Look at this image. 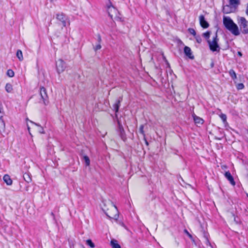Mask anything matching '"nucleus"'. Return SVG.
I'll list each match as a JSON object with an SVG mask.
<instances>
[{"instance_id":"nucleus-1","label":"nucleus","mask_w":248,"mask_h":248,"mask_svg":"<svg viewBox=\"0 0 248 248\" xmlns=\"http://www.w3.org/2000/svg\"><path fill=\"white\" fill-rule=\"evenodd\" d=\"M223 23L225 27L232 34L235 36H238L240 34V31L237 25L234 23L230 17L224 16Z\"/></svg>"},{"instance_id":"nucleus-2","label":"nucleus","mask_w":248,"mask_h":248,"mask_svg":"<svg viewBox=\"0 0 248 248\" xmlns=\"http://www.w3.org/2000/svg\"><path fill=\"white\" fill-rule=\"evenodd\" d=\"M219 39L217 36V32H216L215 36L213 37V40H207V43L209 45L210 49L212 52H219L220 50V47L218 44Z\"/></svg>"},{"instance_id":"nucleus-3","label":"nucleus","mask_w":248,"mask_h":248,"mask_svg":"<svg viewBox=\"0 0 248 248\" xmlns=\"http://www.w3.org/2000/svg\"><path fill=\"white\" fill-rule=\"evenodd\" d=\"M238 24L242 33L248 34V22L244 17L238 18Z\"/></svg>"},{"instance_id":"nucleus-4","label":"nucleus","mask_w":248,"mask_h":248,"mask_svg":"<svg viewBox=\"0 0 248 248\" xmlns=\"http://www.w3.org/2000/svg\"><path fill=\"white\" fill-rule=\"evenodd\" d=\"M56 65L57 71L59 74L63 72L66 68L65 62L61 59H59L56 62Z\"/></svg>"},{"instance_id":"nucleus-5","label":"nucleus","mask_w":248,"mask_h":248,"mask_svg":"<svg viewBox=\"0 0 248 248\" xmlns=\"http://www.w3.org/2000/svg\"><path fill=\"white\" fill-rule=\"evenodd\" d=\"M40 94L42 99H43L44 104L45 105H47L48 103V96L46 93V89L44 87H42L40 88Z\"/></svg>"},{"instance_id":"nucleus-6","label":"nucleus","mask_w":248,"mask_h":248,"mask_svg":"<svg viewBox=\"0 0 248 248\" xmlns=\"http://www.w3.org/2000/svg\"><path fill=\"white\" fill-rule=\"evenodd\" d=\"M56 18L61 21L63 27L66 26V22L68 20L67 17L63 13H59L56 15Z\"/></svg>"},{"instance_id":"nucleus-7","label":"nucleus","mask_w":248,"mask_h":248,"mask_svg":"<svg viewBox=\"0 0 248 248\" xmlns=\"http://www.w3.org/2000/svg\"><path fill=\"white\" fill-rule=\"evenodd\" d=\"M118 132L121 139L125 141L126 140V136L123 125L118 121Z\"/></svg>"},{"instance_id":"nucleus-8","label":"nucleus","mask_w":248,"mask_h":248,"mask_svg":"<svg viewBox=\"0 0 248 248\" xmlns=\"http://www.w3.org/2000/svg\"><path fill=\"white\" fill-rule=\"evenodd\" d=\"M200 24L201 26L204 29L208 28L209 24L205 20L203 15H200L199 16Z\"/></svg>"},{"instance_id":"nucleus-9","label":"nucleus","mask_w":248,"mask_h":248,"mask_svg":"<svg viewBox=\"0 0 248 248\" xmlns=\"http://www.w3.org/2000/svg\"><path fill=\"white\" fill-rule=\"evenodd\" d=\"M192 118L194 121L195 123L197 126L202 125L203 124L204 121L201 117L197 116L195 113L192 114Z\"/></svg>"},{"instance_id":"nucleus-10","label":"nucleus","mask_w":248,"mask_h":248,"mask_svg":"<svg viewBox=\"0 0 248 248\" xmlns=\"http://www.w3.org/2000/svg\"><path fill=\"white\" fill-rule=\"evenodd\" d=\"M225 176L227 179V180L230 182L231 185L232 186H235V182L234 180L233 177L231 173L229 171H226L225 173Z\"/></svg>"},{"instance_id":"nucleus-11","label":"nucleus","mask_w":248,"mask_h":248,"mask_svg":"<svg viewBox=\"0 0 248 248\" xmlns=\"http://www.w3.org/2000/svg\"><path fill=\"white\" fill-rule=\"evenodd\" d=\"M184 52L186 56L191 59H194V56L192 54L191 50L188 46H186L184 47Z\"/></svg>"},{"instance_id":"nucleus-12","label":"nucleus","mask_w":248,"mask_h":248,"mask_svg":"<svg viewBox=\"0 0 248 248\" xmlns=\"http://www.w3.org/2000/svg\"><path fill=\"white\" fill-rule=\"evenodd\" d=\"M122 97H120L117 101V102L113 105V107L115 111V112H117L119 111V107L120 106V103L122 101Z\"/></svg>"},{"instance_id":"nucleus-13","label":"nucleus","mask_w":248,"mask_h":248,"mask_svg":"<svg viewBox=\"0 0 248 248\" xmlns=\"http://www.w3.org/2000/svg\"><path fill=\"white\" fill-rule=\"evenodd\" d=\"M2 115H0V132L2 133L5 131V123L2 119Z\"/></svg>"},{"instance_id":"nucleus-14","label":"nucleus","mask_w":248,"mask_h":248,"mask_svg":"<svg viewBox=\"0 0 248 248\" xmlns=\"http://www.w3.org/2000/svg\"><path fill=\"white\" fill-rule=\"evenodd\" d=\"M3 179L7 185L10 186L12 184V180L8 175H5L3 177Z\"/></svg>"},{"instance_id":"nucleus-15","label":"nucleus","mask_w":248,"mask_h":248,"mask_svg":"<svg viewBox=\"0 0 248 248\" xmlns=\"http://www.w3.org/2000/svg\"><path fill=\"white\" fill-rule=\"evenodd\" d=\"M116 12V9L112 5V4L110 3L109 5H108V12L109 16L112 18V15L111 14V13L112 12V11Z\"/></svg>"},{"instance_id":"nucleus-16","label":"nucleus","mask_w":248,"mask_h":248,"mask_svg":"<svg viewBox=\"0 0 248 248\" xmlns=\"http://www.w3.org/2000/svg\"><path fill=\"white\" fill-rule=\"evenodd\" d=\"M110 245L112 248H121V246L118 244V241L115 239L111 240Z\"/></svg>"},{"instance_id":"nucleus-17","label":"nucleus","mask_w":248,"mask_h":248,"mask_svg":"<svg viewBox=\"0 0 248 248\" xmlns=\"http://www.w3.org/2000/svg\"><path fill=\"white\" fill-rule=\"evenodd\" d=\"M209 234L205 232H203V237L205 239V242L206 245H210L211 246V244L209 242Z\"/></svg>"},{"instance_id":"nucleus-18","label":"nucleus","mask_w":248,"mask_h":248,"mask_svg":"<svg viewBox=\"0 0 248 248\" xmlns=\"http://www.w3.org/2000/svg\"><path fill=\"white\" fill-rule=\"evenodd\" d=\"M23 178H24V180L28 183L31 182V178L30 175L28 173H25L23 175Z\"/></svg>"},{"instance_id":"nucleus-19","label":"nucleus","mask_w":248,"mask_h":248,"mask_svg":"<svg viewBox=\"0 0 248 248\" xmlns=\"http://www.w3.org/2000/svg\"><path fill=\"white\" fill-rule=\"evenodd\" d=\"M229 3L231 5L236 7L239 4V0H229Z\"/></svg>"},{"instance_id":"nucleus-20","label":"nucleus","mask_w":248,"mask_h":248,"mask_svg":"<svg viewBox=\"0 0 248 248\" xmlns=\"http://www.w3.org/2000/svg\"><path fill=\"white\" fill-rule=\"evenodd\" d=\"M229 74L232 79H235L237 78L236 74L233 69H231L229 71Z\"/></svg>"},{"instance_id":"nucleus-21","label":"nucleus","mask_w":248,"mask_h":248,"mask_svg":"<svg viewBox=\"0 0 248 248\" xmlns=\"http://www.w3.org/2000/svg\"><path fill=\"white\" fill-rule=\"evenodd\" d=\"M16 56L20 61H21L23 60L22 52L19 49H18L16 52Z\"/></svg>"},{"instance_id":"nucleus-22","label":"nucleus","mask_w":248,"mask_h":248,"mask_svg":"<svg viewBox=\"0 0 248 248\" xmlns=\"http://www.w3.org/2000/svg\"><path fill=\"white\" fill-rule=\"evenodd\" d=\"M5 90L8 93H11L13 90L12 85L10 83H7L5 86Z\"/></svg>"},{"instance_id":"nucleus-23","label":"nucleus","mask_w":248,"mask_h":248,"mask_svg":"<svg viewBox=\"0 0 248 248\" xmlns=\"http://www.w3.org/2000/svg\"><path fill=\"white\" fill-rule=\"evenodd\" d=\"M211 32L207 31L202 34V36L207 40H209Z\"/></svg>"},{"instance_id":"nucleus-24","label":"nucleus","mask_w":248,"mask_h":248,"mask_svg":"<svg viewBox=\"0 0 248 248\" xmlns=\"http://www.w3.org/2000/svg\"><path fill=\"white\" fill-rule=\"evenodd\" d=\"M83 158L85 161L86 165L87 166H89L90 164V160L89 157L87 155H85V156H84Z\"/></svg>"},{"instance_id":"nucleus-25","label":"nucleus","mask_w":248,"mask_h":248,"mask_svg":"<svg viewBox=\"0 0 248 248\" xmlns=\"http://www.w3.org/2000/svg\"><path fill=\"white\" fill-rule=\"evenodd\" d=\"M7 75L10 78H12L14 76L15 74L14 71L11 69H9L7 71Z\"/></svg>"},{"instance_id":"nucleus-26","label":"nucleus","mask_w":248,"mask_h":248,"mask_svg":"<svg viewBox=\"0 0 248 248\" xmlns=\"http://www.w3.org/2000/svg\"><path fill=\"white\" fill-rule=\"evenodd\" d=\"M86 244L92 248L95 247L94 243L91 239H88L86 240Z\"/></svg>"},{"instance_id":"nucleus-27","label":"nucleus","mask_w":248,"mask_h":248,"mask_svg":"<svg viewBox=\"0 0 248 248\" xmlns=\"http://www.w3.org/2000/svg\"><path fill=\"white\" fill-rule=\"evenodd\" d=\"M143 129H144V125L143 124L140 125V126L139 132L141 134H142L143 135V137H145V134L144 131L143 130Z\"/></svg>"},{"instance_id":"nucleus-28","label":"nucleus","mask_w":248,"mask_h":248,"mask_svg":"<svg viewBox=\"0 0 248 248\" xmlns=\"http://www.w3.org/2000/svg\"><path fill=\"white\" fill-rule=\"evenodd\" d=\"M220 117L223 123H226L227 122V116L226 114L222 113L220 115Z\"/></svg>"},{"instance_id":"nucleus-29","label":"nucleus","mask_w":248,"mask_h":248,"mask_svg":"<svg viewBox=\"0 0 248 248\" xmlns=\"http://www.w3.org/2000/svg\"><path fill=\"white\" fill-rule=\"evenodd\" d=\"M194 37H195V38L196 39V41H197V43H198L199 44H200V43H202V37H201L200 35H196Z\"/></svg>"},{"instance_id":"nucleus-30","label":"nucleus","mask_w":248,"mask_h":248,"mask_svg":"<svg viewBox=\"0 0 248 248\" xmlns=\"http://www.w3.org/2000/svg\"><path fill=\"white\" fill-rule=\"evenodd\" d=\"M188 32L192 34L193 36H196L197 34H196V31H195L194 29H192V28H189L188 29Z\"/></svg>"},{"instance_id":"nucleus-31","label":"nucleus","mask_w":248,"mask_h":248,"mask_svg":"<svg viewBox=\"0 0 248 248\" xmlns=\"http://www.w3.org/2000/svg\"><path fill=\"white\" fill-rule=\"evenodd\" d=\"M244 85L243 83H238L236 85V88L238 90H242L244 88Z\"/></svg>"},{"instance_id":"nucleus-32","label":"nucleus","mask_w":248,"mask_h":248,"mask_svg":"<svg viewBox=\"0 0 248 248\" xmlns=\"http://www.w3.org/2000/svg\"><path fill=\"white\" fill-rule=\"evenodd\" d=\"M101 48V46L100 44V43L98 45H97L95 46L94 47V49L95 51H97L99 49H100Z\"/></svg>"},{"instance_id":"nucleus-33","label":"nucleus","mask_w":248,"mask_h":248,"mask_svg":"<svg viewBox=\"0 0 248 248\" xmlns=\"http://www.w3.org/2000/svg\"><path fill=\"white\" fill-rule=\"evenodd\" d=\"M229 8V6H228V5H226V6H224V7H223V10H224V11H226V13H229V12H228V10L227 9V8Z\"/></svg>"},{"instance_id":"nucleus-34","label":"nucleus","mask_w":248,"mask_h":248,"mask_svg":"<svg viewBox=\"0 0 248 248\" xmlns=\"http://www.w3.org/2000/svg\"><path fill=\"white\" fill-rule=\"evenodd\" d=\"M39 132L40 133H42V134H44L45 133L43 127H41V126H40V129L39 130Z\"/></svg>"},{"instance_id":"nucleus-35","label":"nucleus","mask_w":248,"mask_h":248,"mask_svg":"<svg viewBox=\"0 0 248 248\" xmlns=\"http://www.w3.org/2000/svg\"><path fill=\"white\" fill-rule=\"evenodd\" d=\"M97 37H98V42L100 43L101 41V36L99 34H98L97 35Z\"/></svg>"},{"instance_id":"nucleus-36","label":"nucleus","mask_w":248,"mask_h":248,"mask_svg":"<svg viewBox=\"0 0 248 248\" xmlns=\"http://www.w3.org/2000/svg\"><path fill=\"white\" fill-rule=\"evenodd\" d=\"M185 232L189 237H192L191 235L186 230H185Z\"/></svg>"},{"instance_id":"nucleus-37","label":"nucleus","mask_w":248,"mask_h":248,"mask_svg":"<svg viewBox=\"0 0 248 248\" xmlns=\"http://www.w3.org/2000/svg\"><path fill=\"white\" fill-rule=\"evenodd\" d=\"M119 217V215L118 214H116L114 215V217H113L112 218L115 219H117L118 217Z\"/></svg>"},{"instance_id":"nucleus-38","label":"nucleus","mask_w":248,"mask_h":248,"mask_svg":"<svg viewBox=\"0 0 248 248\" xmlns=\"http://www.w3.org/2000/svg\"><path fill=\"white\" fill-rule=\"evenodd\" d=\"M237 55H238L239 57H242V53L240 51H238V52H237Z\"/></svg>"},{"instance_id":"nucleus-39","label":"nucleus","mask_w":248,"mask_h":248,"mask_svg":"<svg viewBox=\"0 0 248 248\" xmlns=\"http://www.w3.org/2000/svg\"><path fill=\"white\" fill-rule=\"evenodd\" d=\"M143 138H144V140H145V144L148 145V141H147L146 139V138L145 137H143Z\"/></svg>"},{"instance_id":"nucleus-40","label":"nucleus","mask_w":248,"mask_h":248,"mask_svg":"<svg viewBox=\"0 0 248 248\" xmlns=\"http://www.w3.org/2000/svg\"><path fill=\"white\" fill-rule=\"evenodd\" d=\"M51 215L53 217V219H55V216H54V213L53 212L51 213Z\"/></svg>"},{"instance_id":"nucleus-41","label":"nucleus","mask_w":248,"mask_h":248,"mask_svg":"<svg viewBox=\"0 0 248 248\" xmlns=\"http://www.w3.org/2000/svg\"><path fill=\"white\" fill-rule=\"evenodd\" d=\"M33 124H35V125H37V126H40V125L39 124H37L35 123H34Z\"/></svg>"},{"instance_id":"nucleus-42","label":"nucleus","mask_w":248,"mask_h":248,"mask_svg":"<svg viewBox=\"0 0 248 248\" xmlns=\"http://www.w3.org/2000/svg\"><path fill=\"white\" fill-rule=\"evenodd\" d=\"M107 216H108L109 217H111L110 216H109L107 214H106Z\"/></svg>"},{"instance_id":"nucleus-43","label":"nucleus","mask_w":248,"mask_h":248,"mask_svg":"<svg viewBox=\"0 0 248 248\" xmlns=\"http://www.w3.org/2000/svg\"><path fill=\"white\" fill-rule=\"evenodd\" d=\"M114 207H115V209L117 210L116 206H114Z\"/></svg>"}]
</instances>
